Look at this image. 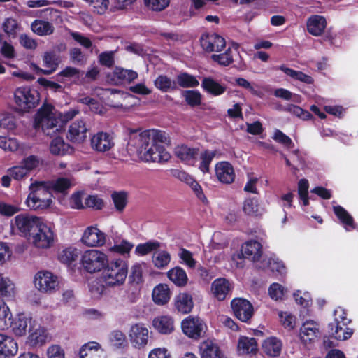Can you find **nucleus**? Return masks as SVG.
I'll return each instance as SVG.
<instances>
[{"label":"nucleus","mask_w":358,"mask_h":358,"mask_svg":"<svg viewBox=\"0 0 358 358\" xmlns=\"http://www.w3.org/2000/svg\"><path fill=\"white\" fill-rule=\"evenodd\" d=\"M127 149L146 162H167L171 156L162 144L169 143V135L163 131L150 129H128Z\"/></svg>","instance_id":"obj_1"},{"label":"nucleus","mask_w":358,"mask_h":358,"mask_svg":"<svg viewBox=\"0 0 358 358\" xmlns=\"http://www.w3.org/2000/svg\"><path fill=\"white\" fill-rule=\"evenodd\" d=\"M29 190L24 203L29 210L40 211L51 208L53 196L45 182L34 181L29 185Z\"/></svg>","instance_id":"obj_2"},{"label":"nucleus","mask_w":358,"mask_h":358,"mask_svg":"<svg viewBox=\"0 0 358 358\" xmlns=\"http://www.w3.org/2000/svg\"><path fill=\"white\" fill-rule=\"evenodd\" d=\"M28 241L30 245L38 250H47L51 248L57 241L55 224L42 217Z\"/></svg>","instance_id":"obj_3"},{"label":"nucleus","mask_w":358,"mask_h":358,"mask_svg":"<svg viewBox=\"0 0 358 358\" xmlns=\"http://www.w3.org/2000/svg\"><path fill=\"white\" fill-rule=\"evenodd\" d=\"M127 274V262L120 257H116L110 262L108 261L103 269L102 280L107 287H118L124 283Z\"/></svg>","instance_id":"obj_4"},{"label":"nucleus","mask_w":358,"mask_h":358,"mask_svg":"<svg viewBox=\"0 0 358 358\" xmlns=\"http://www.w3.org/2000/svg\"><path fill=\"white\" fill-rule=\"evenodd\" d=\"M61 115L51 105H43L35 115L34 127L41 129L46 135H50L56 128Z\"/></svg>","instance_id":"obj_5"},{"label":"nucleus","mask_w":358,"mask_h":358,"mask_svg":"<svg viewBox=\"0 0 358 358\" xmlns=\"http://www.w3.org/2000/svg\"><path fill=\"white\" fill-rule=\"evenodd\" d=\"M109 259L107 254L99 249H87L81 255L80 264L90 274L100 273L106 266Z\"/></svg>","instance_id":"obj_6"},{"label":"nucleus","mask_w":358,"mask_h":358,"mask_svg":"<svg viewBox=\"0 0 358 358\" xmlns=\"http://www.w3.org/2000/svg\"><path fill=\"white\" fill-rule=\"evenodd\" d=\"M43 217L29 213H20L10 220V231L29 240Z\"/></svg>","instance_id":"obj_7"},{"label":"nucleus","mask_w":358,"mask_h":358,"mask_svg":"<svg viewBox=\"0 0 358 358\" xmlns=\"http://www.w3.org/2000/svg\"><path fill=\"white\" fill-rule=\"evenodd\" d=\"M13 100L16 111L27 113L38 105L39 93L29 87H19L14 91Z\"/></svg>","instance_id":"obj_8"},{"label":"nucleus","mask_w":358,"mask_h":358,"mask_svg":"<svg viewBox=\"0 0 358 358\" xmlns=\"http://www.w3.org/2000/svg\"><path fill=\"white\" fill-rule=\"evenodd\" d=\"M127 336L131 347L141 350L149 345L152 332L144 323L136 322L130 325Z\"/></svg>","instance_id":"obj_9"},{"label":"nucleus","mask_w":358,"mask_h":358,"mask_svg":"<svg viewBox=\"0 0 358 358\" xmlns=\"http://www.w3.org/2000/svg\"><path fill=\"white\" fill-rule=\"evenodd\" d=\"M34 287L40 292L52 294L59 288V277L48 270L37 271L33 278Z\"/></svg>","instance_id":"obj_10"},{"label":"nucleus","mask_w":358,"mask_h":358,"mask_svg":"<svg viewBox=\"0 0 358 358\" xmlns=\"http://www.w3.org/2000/svg\"><path fill=\"white\" fill-rule=\"evenodd\" d=\"M334 316L333 322L329 324L331 336L339 341H345L350 338L353 333L352 329L345 328L343 330V333L340 332V331L343 330V327L347 326L350 322L345 310L341 307L336 308L334 310Z\"/></svg>","instance_id":"obj_11"},{"label":"nucleus","mask_w":358,"mask_h":358,"mask_svg":"<svg viewBox=\"0 0 358 358\" xmlns=\"http://www.w3.org/2000/svg\"><path fill=\"white\" fill-rule=\"evenodd\" d=\"M107 238V234L101 230L97 224H93L84 229L80 242L89 248L88 249H98L106 245Z\"/></svg>","instance_id":"obj_12"},{"label":"nucleus","mask_w":358,"mask_h":358,"mask_svg":"<svg viewBox=\"0 0 358 358\" xmlns=\"http://www.w3.org/2000/svg\"><path fill=\"white\" fill-rule=\"evenodd\" d=\"M41 164L42 160L38 156L29 155L24 157L18 165L10 168L8 173L14 180H22Z\"/></svg>","instance_id":"obj_13"},{"label":"nucleus","mask_w":358,"mask_h":358,"mask_svg":"<svg viewBox=\"0 0 358 358\" xmlns=\"http://www.w3.org/2000/svg\"><path fill=\"white\" fill-rule=\"evenodd\" d=\"M181 329L185 335L196 340L203 336L207 326L199 317L190 315L182 320Z\"/></svg>","instance_id":"obj_14"},{"label":"nucleus","mask_w":358,"mask_h":358,"mask_svg":"<svg viewBox=\"0 0 358 358\" xmlns=\"http://www.w3.org/2000/svg\"><path fill=\"white\" fill-rule=\"evenodd\" d=\"M234 315L242 322L248 323L254 315L252 304L243 298H235L231 301Z\"/></svg>","instance_id":"obj_15"},{"label":"nucleus","mask_w":358,"mask_h":358,"mask_svg":"<svg viewBox=\"0 0 358 358\" xmlns=\"http://www.w3.org/2000/svg\"><path fill=\"white\" fill-rule=\"evenodd\" d=\"M36 320L27 314L20 313L15 315L10 322L12 333L17 337L24 336L31 329Z\"/></svg>","instance_id":"obj_16"},{"label":"nucleus","mask_w":358,"mask_h":358,"mask_svg":"<svg viewBox=\"0 0 358 358\" xmlns=\"http://www.w3.org/2000/svg\"><path fill=\"white\" fill-rule=\"evenodd\" d=\"M90 128L87 122L83 120H76L72 122L67 129V139L75 144H81L87 138Z\"/></svg>","instance_id":"obj_17"},{"label":"nucleus","mask_w":358,"mask_h":358,"mask_svg":"<svg viewBox=\"0 0 358 358\" xmlns=\"http://www.w3.org/2000/svg\"><path fill=\"white\" fill-rule=\"evenodd\" d=\"M202 48L208 52H220L226 45L224 38L216 34H203L200 39Z\"/></svg>","instance_id":"obj_18"},{"label":"nucleus","mask_w":358,"mask_h":358,"mask_svg":"<svg viewBox=\"0 0 358 358\" xmlns=\"http://www.w3.org/2000/svg\"><path fill=\"white\" fill-rule=\"evenodd\" d=\"M27 343L31 347L45 344L48 340V334L45 327L36 320L29 331Z\"/></svg>","instance_id":"obj_19"},{"label":"nucleus","mask_w":358,"mask_h":358,"mask_svg":"<svg viewBox=\"0 0 358 358\" xmlns=\"http://www.w3.org/2000/svg\"><path fill=\"white\" fill-rule=\"evenodd\" d=\"M320 336L318 324L313 321H306L299 331L300 341L305 345H311Z\"/></svg>","instance_id":"obj_20"},{"label":"nucleus","mask_w":358,"mask_h":358,"mask_svg":"<svg viewBox=\"0 0 358 358\" xmlns=\"http://www.w3.org/2000/svg\"><path fill=\"white\" fill-rule=\"evenodd\" d=\"M79 358H108V356L106 351L99 343L90 341L80 347Z\"/></svg>","instance_id":"obj_21"},{"label":"nucleus","mask_w":358,"mask_h":358,"mask_svg":"<svg viewBox=\"0 0 358 358\" xmlns=\"http://www.w3.org/2000/svg\"><path fill=\"white\" fill-rule=\"evenodd\" d=\"M174 310L180 314L186 315L192 312L194 301L192 294L186 292H179L173 298Z\"/></svg>","instance_id":"obj_22"},{"label":"nucleus","mask_w":358,"mask_h":358,"mask_svg":"<svg viewBox=\"0 0 358 358\" xmlns=\"http://www.w3.org/2000/svg\"><path fill=\"white\" fill-rule=\"evenodd\" d=\"M215 176L223 184H231L235 180V171L233 166L228 162L222 161L215 166Z\"/></svg>","instance_id":"obj_23"},{"label":"nucleus","mask_w":358,"mask_h":358,"mask_svg":"<svg viewBox=\"0 0 358 358\" xmlns=\"http://www.w3.org/2000/svg\"><path fill=\"white\" fill-rule=\"evenodd\" d=\"M231 289L232 286L227 279L219 278L212 282L210 294L216 300L222 301L230 294Z\"/></svg>","instance_id":"obj_24"},{"label":"nucleus","mask_w":358,"mask_h":358,"mask_svg":"<svg viewBox=\"0 0 358 358\" xmlns=\"http://www.w3.org/2000/svg\"><path fill=\"white\" fill-rule=\"evenodd\" d=\"M91 147L93 150L104 152L110 150L114 145L113 138L106 132H98L95 134L90 141Z\"/></svg>","instance_id":"obj_25"},{"label":"nucleus","mask_w":358,"mask_h":358,"mask_svg":"<svg viewBox=\"0 0 358 358\" xmlns=\"http://www.w3.org/2000/svg\"><path fill=\"white\" fill-rule=\"evenodd\" d=\"M152 326L160 334H170L174 331V320L169 315H157L153 318Z\"/></svg>","instance_id":"obj_26"},{"label":"nucleus","mask_w":358,"mask_h":358,"mask_svg":"<svg viewBox=\"0 0 358 358\" xmlns=\"http://www.w3.org/2000/svg\"><path fill=\"white\" fill-rule=\"evenodd\" d=\"M17 294L16 284L11 278L0 273V298L11 300L15 299Z\"/></svg>","instance_id":"obj_27"},{"label":"nucleus","mask_w":358,"mask_h":358,"mask_svg":"<svg viewBox=\"0 0 358 358\" xmlns=\"http://www.w3.org/2000/svg\"><path fill=\"white\" fill-rule=\"evenodd\" d=\"M327 22L324 16L313 15L309 17L307 20V31L310 34L314 36H319L324 33L327 27Z\"/></svg>","instance_id":"obj_28"},{"label":"nucleus","mask_w":358,"mask_h":358,"mask_svg":"<svg viewBox=\"0 0 358 358\" xmlns=\"http://www.w3.org/2000/svg\"><path fill=\"white\" fill-rule=\"evenodd\" d=\"M171 291L168 285L159 283L156 285L152 292V299L157 306L166 305L170 301Z\"/></svg>","instance_id":"obj_29"},{"label":"nucleus","mask_w":358,"mask_h":358,"mask_svg":"<svg viewBox=\"0 0 358 358\" xmlns=\"http://www.w3.org/2000/svg\"><path fill=\"white\" fill-rule=\"evenodd\" d=\"M18 352V344L12 337L0 334V355L4 358L15 355Z\"/></svg>","instance_id":"obj_30"},{"label":"nucleus","mask_w":358,"mask_h":358,"mask_svg":"<svg viewBox=\"0 0 358 358\" xmlns=\"http://www.w3.org/2000/svg\"><path fill=\"white\" fill-rule=\"evenodd\" d=\"M282 348V341L275 336H271L265 338L262 343L263 352L270 357H276L280 356Z\"/></svg>","instance_id":"obj_31"},{"label":"nucleus","mask_w":358,"mask_h":358,"mask_svg":"<svg viewBox=\"0 0 358 358\" xmlns=\"http://www.w3.org/2000/svg\"><path fill=\"white\" fill-rule=\"evenodd\" d=\"M43 62L44 69L38 67L36 64H32V66L37 71L49 75L56 71L60 63V59L55 53L46 52L43 56Z\"/></svg>","instance_id":"obj_32"},{"label":"nucleus","mask_w":358,"mask_h":358,"mask_svg":"<svg viewBox=\"0 0 358 358\" xmlns=\"http://www.w3.org/2000/svg\"><path fill=\"white\" fill-rule=\"evenodd\" d=\"M137 77V72L119 67L115 68L112 74L108 76L110 80L115 85H119L124 82L130 83L136 79Z\"/></svg>","instance_id":"obj_33"},{"label":"nucleus","mask_w":358,"mask_h":358,"mask_svg":"<svg viewBox=\"0 0 358 358\" xmlns=\"http://www.w3.org/2000/svg\"><path fill=\"white\" fill-rule=\"evenodd\" d=\"M241 254L245 258L257 262L262 255V245L256 241H247L241 246Z\"/></svg>","instance_id":"obj_34"},{"label":"nucleus","mask_w":358,"mask_h":358,"mask_svg":"<svg viewBox=\"0 0 358 358\" xmlns=\"http://www.w3.org/2000/svg\"><path fill=\"white\" fill-rule=\"evenodd\" d=\"M257 343L253 337L241 336L237 343V352L238 355H253L257 352Z\"/></svg>","instance_id":"obj_35"},{"label":"nucleus","mask_w":358,"mask_h":358,"mask_svg":"<svg viewBox=\"0 0 358 358\" xmlns=\"http://www.w3.org/2000/svg\"><path fill=\"white\" fill-rule=\"evenodd\" d=\"M49 149L51 154L57 156L70 155L73 152V148L61 137L54 138L50 142Z\"/></svg>","instance_id":"obj_36"},{"label":"nucleus","mask_w":358,"mask_h":358,"mask_svg":"<svg viewBox=\"0 0 358 358\" xmlns=\"http://www.w3.org/2000/svg\"><path fill=\"white\" fill-rule=\"evenodd\" d=\"M175 154L180 160L190 164L196 157L198 150L185 145H180L176 148Z\"/></svg>","instance_id":"obj_37"},{"label":"nucleus","mask_w":358,"mask_h":358,"mask_svg":"<svg viewBox=\"0 0 358 358\" xmlns=\"http://www.w3.org/2000/svg\"><path fill=\"white\" fill-rule=\"evenodd\" d=\"M134 245L127 239L116 241L108 248V251L113 254H117L122 257H129Z\"/></svg>","instance_id":"obj_38"},{"label":"nucleus","mask_w":358,"mask_h":358,"mask_svg":"<svg viewBox=\"0 0 358 358\" xmlns=\"http://www.w3.org/2000/svg\"><path fill=\"white\" fill-rule=\"evenodd\" d=\"M79 250L69 246L64 248L58 254V260L68 266H72L79 257Z\"/></svg>","instance_id":"obj_39"},{"label":"nucleus","mask_w":358,"mask_h":358,"mask_svg":"<svg viewBox=\"0 0 358 358\" xmlns=\"http://www.w3.org/2000/svg\"><path fill=\"white\" fill-rule=\"evenodd\" d=\"M243 210L247 215L255 217L262 215L266 211V208L255 198L245 199L243 203Z\"/></svg>","instance_id":"obj_40"},{"label":"nucleus","mask_w":358,"mask_h":358,"mask_svg":"<svg viewBox=\"0 0 358 358\" xmlns=\"http://www.w3.org/2000/svg\"><path fill=\"white\" fill-rule=\"evenodd\" d=\"M167 277L178 287H184L187 284V275L185 271L179 266L170 269L167 272Z\"/></svg>","instance_id":"obj_41"},{"label":"nucleus","mask_w":358,"mask_h":358,"mask_svg":"<svg viewBox=\"0 0 358 358\" xmlns=\"http://www.w3.org/2000/svg\"><path fill=\"white\" fill-rule=\"evenodd\" d=\"M201 86L205 91L213 96H220L226 91V86L210 77L203 79Z\"/></svg>","instance_id":"obj_42"},{"label":"nucleus","mask_w":358,"mask_h":358,"mask_svg":"<svg viewBox=\"0 0 358 358\" xmlns=\"http://www.w3.org/2000/svg\"><path fill=\"white\" fill-rule=\"evenodd\" d=\"M201 355V358H226L219 347L210 341L203 343Z\"/></svg>","instance_id":"obj_43"},{"label":"nucleus","mask_w":358,"mask_h":358,"mask_svg":"<svg viewBox=\"0 0 358 358\" xmlns=\"http://www.w3.org/2000/svg\"><path fill=\"white\" fill-rule=\"evenodd\" d=\"M31 29L36 34L43 36L50 35L54 31L53 25L48 21L36 20L31 24Z\"/></svg>","instance_id":"obj_44"},{"label":"nucleus","mask_w":358,"mask_h":358,"mask_svg":"<svg viewBox=\"0 0 358 358\" xmlns=\"http://www.w3.org/2000/svg\"><path fill=\"white\" fill-rule=\"evenodd\" d=\"M334 211L347 231H351L355 228L352 216L343 207L334 206Z\"/></svg>","instance_id":"obj_45"},{"label":"nucleus","mask_w":358,"mask_h":358,"mask_svg":"<svg viewBox=\"0 0 358 358\" xmlns=\"http://www.w3.org/2000/svg\"><path fill=\"white\" fill-rule=\"evenodd\" d=\"M171 257L166 250H157L152 255V262L155 267L162 269L166 268L170 263Z\"/></svg>","instance_id":"obj_46"},{"label":"nucleus","mask_w":358,"mask_h":358,"mask_svg":"<svg viewBox=\"0 0 358 358\" xmlns=\"http://www.w3.org/2000/svg\"><path fill=\"white\" fill-rule=\"evenodd\" d=\"M73 185V180L72 178L62 177L50 182L48 187L55 192L64 193Z\"/></svg>","instance_id":"obj_47"},{"label":"nucleus","mask_w":358,"mask_h":358,"mask_svg":"<svg viewBox=\"0 0 358 358\" xmlns=\"http://www.w3.org/2000/svg\"><path fill=\"white\" fill-rule=\"evenodd\" d=\"M80 78V71L73 67L68 66L57 75V79L62 83L75 82Z\"/></svg>","instance_id":"obj_48"},{"label":"nucleus","mask_w":358,"mask_h":358,"mask_svg":"<svg viewBox=\"0 0 358 358\" xmlns=\"http://www.w3.org/2000/svg\"><path fill=\"white\" fill-rule=\"evenodd\" d=\"M155 87L162 92H168L177 89L176 82L166 76H159L155 80Z\"/></svg>","instance_id":"obj_49"},{"label":"nucleus","mask_w":358,"mask_h":358,"mask_svg":"<svg viewBox=\"0 0 358 358\" xmlns=\"http://www.w3.org/2000/svg\"><path fill=\"white\" fill-rule=\"evenodd\" d=\"M12 319V313L8 306L3 301H0V330L8 329Z\"/></svg>","instance_id":"obj_50"},{"label":"nucleus","mask_w":358,"mask_h":358,"mask_svg":"<svg viewBox=\"0 0 358 358\" xmlns=\"http://www.w3.org/2000/svg\"><path fill=\"white\" fill-rule=\"evenodd\" d=\"M160 247V243L157 241H150L140 243L135 248V254L138 256H145L151 252L156 251Z\"/></svg>","instance_id":"obj_51"},{"label":"nucleus","mask_w":358,"mask_h":358,"mask_svg":"<svg viewBox=\"0 0 358 358\" xmlns=\"http://www.w3.org/2000/svg\"><path fill=\"white\" fill-rule=\"evenodd\" d=\"M109 342L116 348H124L127 346L126 335L120 330H114L109 334Z\"/></svg>","instance_id":"obj_52"},{"label":"nucleus","mask_w":358,"mask_h":358,"mask_svg":"<svg viewBox=\"0 0 358 358\" xmlns=\"http://www.w3.org/2000/svg\"><path fill=\"white\" fill-rule=\"evenodd\" d=\"M111 198L117 212L122 213L126 208L128 202V194L125 192H114Z\"/></svg>","instance_id":"obj_53"},{"label":"nucleus","mask_w":358,"mask_h":358,"mask_svg":"<svg viewBox=\"0 0 358 358\" xmlns=\"http://www.w3.org/2000/svg\"><path fill=\"white\" fill-rule=\"evenodd\" d=\"M280 69L285 74L295 80H298L308 84L313 83V79L310 76L306 75L301 71H295L285 66H280Z\"/></svg>","instance_id":"obj_54"},{"label":"nucleus","mask_w":358,"mask_h":358,"mask_svg":"<svg viewBox=\"0 0 358 358\" xmlns=\"http://www.w3.org/2000/svg\"><path fill=\"white\" fill-rule=\"evenodd\" d=\"M2 29L8 36L15 37L17 33L20 30V24L16 19L8 17L3 21Z\"/></svg>","instance_id":"obj_55"},{"label":"nucleus","mask_w":358,"mask_h":358,"mask_svg":"<svg viewBox=\"0 0 358 358\" xmlns=\"http://www.w3.org/2000/svg\"><path fill=\"white\" fill-rule=\"evenodd\" d=\"M176 84L182 87L187 88L196 87L199 83L194 76L187 73H181L176 77Z\"/></svg>","instance_id":"obj_56"},{"label":"nucleus","mask_w":358,"mask_h":358,"mask_svg":"<svg viewBox=\"0 0 358 358\" xmlns=\"http://www.w3.org/2000/svg\"><path fill=\"white\" fill-rule=\"evenodd\" d=\"M17 127L16 120L9 113H4L0 116V129L6 131H12Z\"/></svg>","instance_id":"obj_57"},{"label":"nucleus","mask_w":358,"mask_h":358,"mask_svg":"<svg viewBox=\"0 0 358 358\" xmlns=\"http://www.w3.org/2000/svg\"><path fill=\"white\" fill-rule=\"evenodd\" d=\"M216 152L215 150H206L203 151L200 156L201 163L199 165V169L203 173H208L209 171L210 164L215 157Z\"/></svg>","instance_id":"obj_58"},{"label":"nucleus","mask_w":358,"mask_h":358,"mask_svg":"<svg viewBox=\"0 0 358 358\" xmlns=\"http://www.w3.org/2000/svg\"><path fill=\"white\" fill-rule=\"evenodd\" d=\"M287 289L279 283H273L268 288V295L274 301H280L284 299Z\"/></svg>","instance_id":"obj_59"},{"label":"nucleus","mask_w":358,"mask_h":358,"mask_svg":"<svg viewBox=\"0 0 358 358\" xmlns=\"http://www.w3.org/2000/svg\"><path fill=\"white\" fill-rule=\"evenodd\" d=\"M20 211V208L17 205L9 203L4 201H0V215L3 217H10Z\"/></svg>","instance_id":"obj_60"},{"label":"nucleus","mask_w":358,"mask_h":358,"mask_svg":"<svg viewBox=\"0 0 358 358\" xmlns=\"http://www.w3.org/2000/svg\"><path fill=\"white\" fill-rule=\"evenodd\" d=\"M182 96L186 102L191 106H196L201 104V94L196 90H186L182 92Z\"/></svg>","instance_id":"obj_61"},{"label":"nucleus","mask_w":358,"mask_h":358,"mask_svg":"<svg viewBox=\"0 0 358 358\" xmlns=\"http://www.w3.org/2000/svg\"><path fill=\"white\" fill-rule=\"evenodd\" d=\"M0 148L5 151L15 152L19 149L20 144L16 138L0 136Z\"/></svg>","instance_id":"obj_62"},{"label":"nucleus","mask_w":358,"mask_h":358,"mask_svg":"<svg viewBox=\"0 0 358 358\" xmlns=\"http://www.w3.org/2000/svg\"><path fill=\"white\" fill-rule=\"evenodd\" d=\"M211 58L214 62L224 66H229L234 61L231 49L230 48H229L224 53L213 55Z\"/></svg>","instance_id":"obj_63"},{"label":"nucleus","mask_w":358,"mask_h":358,"mask_svg":"<svg viewBox=\"0 0 358 358\" xmlns=\"http://www.w3.org/2000/svg\"><path fill=\"white\" fill-rule=\"evenodd\" d=\"M46 358H65L64 349L59 345L52 344L46 350Z\"/></svg>","instance_id":"obj_64"}]
</instances>
